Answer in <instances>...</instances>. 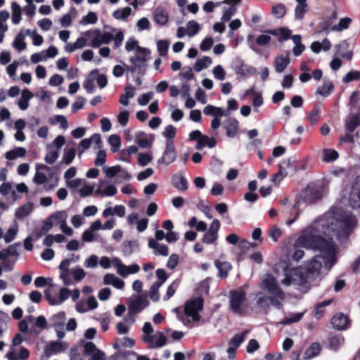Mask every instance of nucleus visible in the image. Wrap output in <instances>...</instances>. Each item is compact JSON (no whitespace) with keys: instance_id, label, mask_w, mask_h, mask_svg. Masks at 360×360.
I'll return each mask as SVG.
<instances>
[{"instance_id":"obj_59","label":"nucleus","mask_w":360,"mask_h":360,"mask_svg":"<svg viewBox=\"0 0 360 360\" xmlns=\"http://www.w3.org/2000/svg\"><path fill=\"white\" fill-rule=\"evenodd\" d=\"M217 238L218 234H216V233H212L207 230L202 238V242L205 244H212L214 243L217 240Z\"/></svg>"},{"instance_id":"obj_7","label":"nucleus","mask_w":360,"mask_h":360,"mask_svg":"<svg viewBox=\"0 0 360 360\" xmlns=\"http://www.w3.org/2000/svg\"><path fill=\"white\" fill-rule=\"evenodd\" d=\"M204 300L202 297H197L187 302L184 306V313L187 316L191 317L194 321L200 319L199 312L202 310Z\"/></svg>"},{"instance_id":"obj_17","label":"nucleus","mask_w":360,"mask_h":360,"mask_svg":"<svg viewBox=\"0 0 360 360\" xmlns=\"http://www.w3.org/2000/svg\"><path fill=\"white\" fill-rule=\"evenodd\" d=\"M215 267L218 269V276L221 278H226L229 272L232 269V265L229 262H221L219 259H215L214 262Z\"/></svg>"},{"instance_id":"obj_50","label":"nucleus","mask_w":360,"mask_h":360,"mask_svg":"<svg viewBox=\"0 0 360 360\" xmlns=\"http://www.w3.org/2000/svg\"><path fill=\"white\" fill-rule=\"evenodd\" d=\"M200 30L199 24L195 20H191L187 24L188 34L193 37L197 34Z\"/></svg>"},{"instance_id":"obj_32","label":"nucleus","mask_w":360,"mask_h":360,"mask_svg":"<svg viewBox=\"0 0 360 360\" xmlns=\"http://www.w3.org/2000/svg\"><path fill=\"white\" fill-rule=\"evenodd\" d=\"M135 137L136 143L142 148L150 147L152 145L153 139H148L143 131L137 132Z\"/></svg>"},{"instance_id":"obj_14","label":"nucleus","mask_w":360,"mask_h":360,"mask_svg":"<svg viewBox=\"0 0 360 360\" xmlns=\"http://www.w3.org/2000/svg\"><path fill=\"white\" fill-rule=\"evenodd\" d=\"M233 70L236 75L243 77H245L247 75H255L257 74L256 68L245 65L242 59H236L233 62Z\"/></svg>"},{"instance_id":"obj_37","label":"nucleus","mask_w":360,"mask_h":360,"mask_svg":"<svg viewBox=\"0 0 360 360\" xmlns=\"http://www.w3.org/2000/svg\"><path fill=\"white\" fill-rule=\"evenodd\" d=\"M203 112L206 115H213L215 117H220L224 115V112L221 108L211 105H207L204 108Z\"/></svg>"},{"instance_id":"obj_8","label":"nucleus","mask_w":360,"mask_h":360,"mask_svg":"<svg viewBox=\"0 0 360 360\" xmlns=\"http://www.w3.org/2000/svg\"><path fill=\"white\" fill-rule=\"evenodd\" d=\"M300 198L304 202L312 204L321 199L322 192L318 187L308 185L301 191Z\"/></svg>"},{"instance_id":"obj_25","label":"nucleus","mask_w":360,"mask_h":360,"mask_svg":"<svg viewBox=\"0 0 360 360\" xmlns=\"http://www.w3.org/2000/svg\"><path fill=\"white\" fill-rule=\"evenodd\" d=\"M321 350V346L320 343L317 342H312L309 347L306 349L304 352V359L309 360L318 356Z\"/></svg>"},{"instance_id":"obj_45","label":"nucleus","mask_w":360,"mask_h":360,"mask_svg":"<svg viewBox=\"0 0 360 360\" xmlns=\"http://www.w3.org/2000/svg\"><path fill=\"white\" fill-rule=\"evenodd\" d=\"M49 122L51 124L60 123V127L64 129H67L68 127V120L63 115H55L54 117H51Z\"/></svg>"},{"instance_id":"obj_62","label":"nucleus","mask_w":360,"mask_h":360,"mask_svg":"<svg viewBox=\"0 0 360 360\" xmlns=\"http://www.w3.org/2000/svg\"><path fill=\"white\" fill-rule=\"evenodd\" d=\"M160 285H157L156 283H153L150 286L149 291V297L153 302H158L160 300L159 288Z\"/></svg>"},{"instance_id":"obj_48","label":"nucleus","mask_w":360,"mask_h":360,"mask_svg":"<svg viewBox=\"0 0 360 360\" xmlns=\"http://www.w3.org/2000/svg\"><path fill=\"white\" fill-rule=\"evenodd\" d=\"M308 11V5L297 4L295 9V18L296 20L304 19V14Z\"/></svg>"},{"instance_id":"obj_3","label":"nucleus","mask_w":360,"mask_h":360,"mask_svg":"<svg viewBox=\"0 0 360 360\" xmlns=\"http://www.w3.org/2000/svg\"><path fill=\"white\" fill-rule=\"evenodd\" d=\"M324 256H314L311 259L305 262L302 266L297 267L299 279L301 284L305 285L311 283L320 276L322 268V259Z\"/></svg>"},{"instance_id":"obj_44","label":"nucleus","mask_w":360,"mask_h":360,"mask_svg":"<svg viewBox=\"0 0 360 360\" xmlns=\"http://www.w3.org/2000/svg\"><path fill=\"white\" fill-rule=\"evenodd\" d=\"M109 144L111 146V150L113 153L117 152L121 146V139L117 134L110 135L108 138Z\"/></svg>"},{"instance_id":"obj_23","label":"nucleus","mask_w":360,"mask_h":360,"mask_svg":"<svg viewBox=\"0 0 360 360\" xmlns=\"http://www.w3.org/2000/svg\"><path fill=\"white\" fill-rule=\"evenodd\" d=\"M172 185L179 191H184L188 189V181L181 174H176L172 179Z\"/></svg>"},{"instance_id":"obj_1","label":"nucleus","mask_w":360,"mask_h":360,"mask_svg":"<svg viewBox=\"0 0 360 360\" xmlns=\"http://www.w3.org/2000/svg\"><path fill=\"white\" fill-rule=\"evenodd\" d=\"M319 251L331 266L337 262L338 246L327 240L314 226L305 230L295 241L292 259L300 260L304 255L303 248Z\"/></svg>"},{"instance_id":"obj_4","label":"nucleus","mask_w":360,"mask_h":360,"mask_svg":"<svg viewBox=\"0 0 360 360\" xmlns=\"http://www.w3.org/2000/svg\"><path fill=\"white\" fill-rule=\"evenodd\" d=\"M150 51L144 47L138 46L136 49V55L129 58L131 65L128 67L127 69L131 72H134L138 70V73L143 76L147 70V61L149 60V55Z\"/></svg>"},{"instance_id":"obj_20","label":"nucleus","mask_w":360,"mask_h":360,"mask_svg":"<svg viewBox=\"0 0 360 360\" xmlns=\"http://www.w3.org/2000/svg\"><path fill=\"white\" fill-rule=\"evenodd\" d=\"M62 349V344L60 342L51 341L45 346L44 354L46 356L49 357L54 354L60 352Z\"/></svg>"},{"instance_id":"obj_11","label":"nucleus","mask_w":360,"mask_h":360,"mask_svg":"<svg viewBox=\"0 0 360 360\" xmlns=\"http://www.w3.org/2000/svg\"><path fill=\"white\" fill-rule=\"evenodd\" d=\"M148 301L146 297L138 296L135 300L131 301L128 307V316H132V322L135 321V316L143 308L148 307Z\"/></svg>"},{"instance_id":"obj_9","label":"nucleus","mask_w":360,"mask_h":360,"mask_svg":"<svg viewBox=\"0 0 360 360\" xmlns=\"http://www.w3.org/2000/svg\"><path fill=\"white\" fill-rule=\"evenodd\" d=\"M91 33L95 34V37L91 41V46L94 48L99 47L102 44H108L113 39L112 34L110 32L101 34V31L98 30L86 31L83 34L86 37H89Z\"/></svg>"},{"instance_id":"obj_49","label":"nucleus","mask_w":360,"mask_h":360,"mask_svg":"<svg viewBox=\"0 0 360 360\" xmlns=\"http://www.w3.org/2000/svg\"><path fill=\"white\" fill-rule=\"evenodd\" d=\"M351 22L352 20L350 18L346 17L344 18H341L338 25H335L333 26L332 30L340 32L345 29H347Z\"/></svg>"},{"instance_id":"obj_64","label":"nucleus","mask_w":360,"mask_h":360,"mask_svg":"<svg viewBox=\"0 0 360 360\" xmlns=\"http://www.w3.org/2000/svg\"><path fill=\"white\" fill-rule=\"evenodd\" d=\"M58 155H59L58 150H51L46 154L44 160L46 163L51 165L56 162V160L58 158Z\"/></svg>"},{"instance_id":"obj_24","label":"nucleus","mask_w":360,"mask_h":360,"mask_svg":"<svg viewBox=\"0 0 360 360\" xmlns=\"http://www.w3.org/2000/svg\"><path fill=\"white\" fill-rule=\"evenodd\" d=\"M348 48L349 44L347 42V41L344 40L335 46V54L341 56L342 58H346L348 60H350L353 56L352 52L351 51H347L345 53L342 52V51L347 50Z\"/></svg>"},{"instance_id":"obj_55","label":"nucleus","mask_w":360,"mask_h":360,"mask_svg":"<svg viewBox=\"0 0 360 360\" xmlns=\"http://www.w3.org/2000/svg\"><path fill=\"white\" fill-rule=\"evenodd\" d=\"M279 36L278 38V41L281 43L284 41L289 39L291 37L292 32L291 30L285 27H279Z\"/></svg>"},{"instance_id":"obj_10","label":"nucleus","mask_w":360,"mask_h":360,"mask_svg":"<svg viewBox=\"0 0 360 360\" xmlns=\"http://www.w3.org/2000/svg\"><path fill=\"white\" fill-rule=\"evenodd\" d=\"M348 200L353 209L360 208V176H357L352 184Z\"/></svg>"},{"instance_id":"obj_16","label":"nucleus","mask_w":360,"mask_h":360,"mask_svg":"<svg viewBox=\"0 0 360 360\" xmlns=\"http://www.w3.org/2000/svg\"><path fill=\"white\" fill-rule=\"evenodd\" d=\"M360 125V113L350 115L345 122V128L347 132L353 133Z\"/></svg>"},{"instance_id":"obj_13","label":"nucleus","mask_w":360,"mask_h":360,"mask_svg":"<svg viewBox=\"0 0 360 360\" xmlns=\"http://www.w3.org/2000/svg\"><path fill=\"white\" fill-rule=\"evenodd\" d=\"M283 272L285 276V278L282 281V283L286 285H289L294 283L300 286H304V284H301L300 282V275L297 271V267H290L289 264H286L283 267Z\"/></svg>"},{"instance_id":"obj_35","label":"nucleus","mask_w":360,"mask_h":360,"mask_svg":"<svg viewBox=\"0 0 360 360\" xmlns=\"http://www.w3.org/2000/svg\"><path fill=\"white\" fill-rule=\"evenodd\" d=\"M238 122L233 118L229 120V123L226 126V135L229 137L233 138L237 134Z\"/></svg>"},{"instance_id":"obj_56","label":"nucleus","mask_w":360,"mask_h":360,"mask_svg":"<svg viewBox=\"0 0 360 360\" xmlns=\"http://www.w3.org/2000/svg\"><path fill=\"white\" fill-rule=\"evenodd\" d=\"M135 345V341L128 337L123 338L122 340H120V344L115 343L113 345V347L115 349H119L120 348V346L122 347H132Z\"/></svg>"},{"instance_id":"obj_31","label":"nucleus","mask_w":360,"mask_h":360,"mask_svg":"<svg viewBox=\"0 0 360 360\" xmlns=\"http://www.w3.org/2000/svg\"><path fill=\"white\" fill-rule=\"evenodd\" d=\"M26 154V150L22 147H17L6 153L5 158L8 160H13L17 158H22Z\"/></svg>"},{"instance_id":"obj_28","label":"nucleus","mask_w":360,"mask_h":360,"mask_svg":"<svg viewBox=\"0 0 360 360\" xmlns=\"http://www.w3.org/2000/svg\"><path fill=\"white\" fill-rule=\"evenodd\" d=\"M65 319L66 315L64 311H60L56 314H54L51 319L52 326L54 328H59L60 329H63Z\"/></svg>"},{"instance_id":"obj_60","label":"nucleus","mask_w":360,"mask_h":360,"mask_svg":"<svg viewBox=\"0 0 360 360\" xmlns=\"http://www.w3.org/2000/svg\"><path fill=\"white\" fill-rule=\"evenodd\" d=\"M0 260H2V268L7 271H11L13 270V266L17 261L16 258L11 259L9 257H7V259H0Z\"/></svg>"},{"instance_id":"obj_57","label":"nucleus","mask_w":360,"mask_h":360,"mask_svg":"<svg viewBox=\"0 0 360 360\" xmlns=\"http://www.w3.org/2000/svg\"><path fill=\"white\" fill-rule=\"evenodd\" d=\"M360 79V72L358 70H351L343 77L342 80L345 83L351 82L354 80Z\"/></svg>"},{"instance_id":"obj_51","label":"nucleus","mask_w":360,"mask_h":360,"mask_svg":"<svg viewBox=\"0 0 360 360\" xmlns=\"http://www.w3.org/2000/svg\"><path fill=\"white\" fill-rule=\"evenodd\" d=\"M332 25V20H323L321 21L316 27V32L319 34L322 32L328 33L329 32V28Z\"/></svg>"},{"instance_id":"obj_5","label":"nucleus","mask_w":360,"mask_h":360,"mask_svg":"<svg viewBox=\"0 0 360 360\" xmlns=\"http://www.w3.org/2000/svg\"><path fill=\"white\" fill-rule=\"evenodd\" d=\"M246 300V293L243 290H231L229 295L230 310L236 314L243 316L245 310L243 307Z\"/></svg>"},{"instance_id":"obj_42","label":"nucleus","mask_w":360,"mask_h":360,"mask_svg":"<svg viewBox=\"0 0 360 360\" xmlns=\"http://www.w3.org/2000/svg\"><path fill=\"white\" fill-rule=\"evenodd\" d=\"M333 302V300H327L323 302L319 303L315 307V317L317 319H320L323 316L324 309L326 307L330 305Z\"/></svg>"},{"instance_id":"obj_46","label":"nucleus","mask_w":360,"mask_h":360,"mask_svg":"<svg viewBox=\"0 0 360 360\" xmlns=\"http://www.w3.org/2000/svg\"><path fill=\"white\" fill-rule=\"evenodd\" d=\"M94 75H98V77L96 78V81H97V84H98V86L101 89H103L107 86L108 78H107L106 75H103V74L98 75V70L97 69L93 70L90 73L91 76H93Z\"/></svg>"},{"instance_id":"obj_2","label":"nucleus","mask_w":360,"mask_h":360,"mask_svg":"<svg viewBox=\"0 0 360 360\" xmlns=\"http://www.w3.org/2000/svg\"><path fill=\"white\" fill-rule=\"evenodd\" d=\"M356 224L355 217L347 216L342 219L331 217L321 220L315 224V226L323 237L336 245L333 240L334 237L340 241L348 239Z\"/></svg>"},{"instance_id":"obj_21","label":"nucleus","mask_w":360,"mask_h":360,"mask_svg":"<svg viewBox=\"0 0 360 360\" xmlns=\"http://www.w3.org/2000/svg\"><path fill=\"white\" fill-rule=\"evenodd\" d=\"M153 18L157 24L164 26L168 22L169 15L165 10L156 8L153 13Z\"/></svg>"},{"instance_id":"obj_39","label":"nucleus","mask_w":360,"mask_h":360,"mask_svg":"<svg viewBox=\"0 0 360 360\" xmlns=\"http://www.w3.org/2000/svg\"><path fill=\"white\" fill-rule=\"evenodd\" d=\"M11 8L12 22L15 25H17L21 20V8L16 2H13L11 4Z\"/></svg>"},{"instance_id":"obj_27","label":"nucleus","mask_w":360,"mask_h":360,"mask_svg":"<svg viewBox=\"0 0 360 360\" xmlns=\"http://www.w3.org/2000/svg\"><path fill=\"white\" fill-rule=\"evenodd\" d=\"M18 243H15L9 245L7 248L3 249L0 251V258L7 259V257H14L18 259V252L17 247Z\"/></svg>"},{"instance_id":"obj_22","label":"nucleus","mask_w":360,"mask_h":360,"mask_svg":"<svg viewBox=\"0 0 360 360\" xmlns=\"http://www.w3.org/2000/svg\"><path fill=\"white\" fill-rule=\"evenodd\" d=\"M328 347L330 349L337 351L340 346L344 342V338L340 334H329L328 337Z\"/></svg>"},{"instance_id":"obj_38","label":"nucleus","mask_w":360,"mask_h":360,"mask_svg":"<svg viewBox=\"0 0 360 360\" xmlns=\"http://www.w3.org/2000/svg\"><path fill=\"white\" fill-rule=\"evenodd\" d=\"M321 114V109L318 105H315L312 110L309 112L308 121L311 125H315L318 123Z\"/></svg>"},{"instance_id":"obj_63","label":"nucleus","mask_w":360,"mask_h":360,"mask_svg":"<svg viewBox=\"0 0 360 360\" xmlns=\"http://www.w3.org/2000/svg\"><path fill=\"white\" fill-rule=\"evenodd\" d=\"M178 287V283L175 281L172 282L167 288L165 295L163 297L165 301L169 300L175 293Z\"/></svg>"},{"instance_id":"obj_53","label":"nucleus","mask_w":360,"mask_h":360,"mask_svg":"<svg viewBox=\"0 0 360 360\" xmlns=\"http://www.w3.org/2000/svg\"><path fill=\"white\" fill-rule=\"evenodd\" d=\"M176 134V129L172 125H168L165 128L163 136L167 139V141H174L173 139Z\"/></svg>"},{"instance_id":"obj_61","label":"nucleus","mask_w":360,"mask_h":360,"mask_svg":"<svg viewBox=\"0 0 360 360\" xmlns=\"http://www.w3.org/2000/svg\"><path fill=\"white\" fill-rule=\"evenodd\" d=\"M76 154V150L74 148H71L68 150H65L63 158V161L66 165H70L74 160Z\"/></svg>"},{"instance_id":"obj_6","label":"nucleus","mask_w":360,"mask_h":360,"mask_svg":"<svg viewBox=\"0 0 360 360\" xmlns=\"http://www.w3.org/2000/svg\"><path fill=\"white\" fill-rule=\"evenodd\" d=\"M265 288L272 295L270 301L275 306H281V303L278 300L284 299V293L278 284L274 277H270L263 281Z\"/></svg>"},{"instance_id":"obj_58","label":"nucleus","mask_w":360,"mask_h":360,"mask_svg":"<svg viewBox=\"0 0 360 360\" xmlns=\"http://www.w3.org/2000/svg\"><path fill=\"white\" fill-rule=\"evenodd\" d=\"M98 20V17L96 13L89 12L86 15L82 17L81 23L84 25L86 24H95Z\"/></svg>"},{"instance_id":"obj_26","label":"nucleus","mask_w":360,"mask_h":360,"mask_svg":"<svg viewBox=\"0 0 360 360\" xmlns=\"http://www.w3.org/2000/svg\"><path fill=\"white\" fill-rule=\"evenodd\" d=\"M32 202L24 204L16 210L15 217L18 219H23L32 212Z\"/></svg>"},{"instance_id":"obj_30","label":"nucleus","mask_w":360,"mask_h":360,"mask_svg":"<svg viewBox=\"0 0 360 360\" xmlns=\"http://www.w3.org/2000/svg\"><path fill=\"white\" fill-rule=\"evenodd\" d=\"M290 63L288 57L277 56L274 60V67L276 72L280 73L284 71Z\"/></svg>"},{"instance_id":"obj_34","label":"nucleus","mask_w":360,"mask_h":360,"mask_svg":"<svg viewBox=\"0 0 360 360\" xmlns=\"http://www.w3.org/2000/svg\"><path fill=\"white\" fill-rule=\"evenodd\" d=\"M249 330H244L240 333L236 334L229 341V345L238 348L240 344L245 340Z\"/></svg>"},{"instance_id":"obj_19","label":"nucleus","mask_w":360,"mask_h":360,"mask_svg":"<svg viewBox=\"0 0 360 360\" xmlns=\"http://www.w3.org/2000/svg\"><path fill=\"white\" fill-rule=\"evenodd\" d=\"M347 317L343 314H335L331 319V324L337 330H343L346 328Z\"/></svg>"},{"instance_id":"obj_52","label":"nucleus","mask_w":360,"mask_h":360,"mask_svg":"<svg viewBox=\"0 0 360 360\" xmlns=\"http://www.w3.org/2000/svg\"><path fill=\"white\" fill-rule=\"evenodd\" d=\"M338 158V153L335 150L325 149L323 150V160L330 162L335 160Z\"/></svg>"},{"instance_id":"obj_29","label":"nucleus","mask_w":360,"mask_h":360,"mask_svg":"<svg viewBox=\"0 0 360 360\" xmlns=\"http://www.w3.org/2000/svg\"><path fill=\"white\" fill-rule=\"evenodd\" d=\"M33 97V94L25 89L22 91L21 98L18 101V107L22 110H25L29 106V100Z\"/></svg>"},{"instance_id":"obj_36","label":"nucleus","mask_w":360,"mask_h":360,"mask_svg":"<svg viewBox=\"0 0 360 360\" xmlns=\"http://www.w3.org/2000/svg\"><path fill=\"white\" fill-rule=\"evenodd\" d=\"M334 89V85L332 82H325L322 86L319 87L316 90V94H319L324 97L328 96Z\"/></svg>"},{"instance_id":"obj_54","label":"nucleus","mask_w":360,"mask_h":360,"mask_svg":"<svg viewBox=\"0 0 360 360\" xmlns=\"http://www.w3.org/2000/svg\"><path fill=\"white\" fill-rule=\"evenodd\" d=\"M169 43L167 40H159L157 43L158 51L160 56H165L167 54Z\"/></svg>"},{"instance_id":"obj_33","label":"nucleus","mask_w":360,"mask_h":360,"mask_svg":"<svg viewBox=\"0 0 360 360\" xmlns=\"http://www.w3.org/2000/svg\"><path fill=\"white\" fill-rule=\"evenodd\" d=\"M212 63V58L209 56H203L196 60L193 69L195 72H198L202 69L207 68Z\"/></svg>"},{"instance_id":"obj_41","label":"nucleus","mask_w":360,"mask_h":360,"mask_svg":"<svg viewBox=\"0 0 360 360\" xmlns=\"http://www.w3.org/2000/svg\"><path fill=\"white\" fill-rule=\"evenodd\" d=\"M131 13V8L130 7H125L122 9H117L112 13V16L117 20L127 19Z\"/></svg>"},{"instance_id":"obj_40","label":"nucleus","mask_w":360,"mask_h":360,"mask_svg":"<svg viewBox=\"0 0 360 360\" xmlns=\"http://www.w3.org/2000/svg\"><path fill=\"white\" fill-rule=\"evenodd\" d=\"M286 7L282 3L277 4L271 8V13L276 18H282L286 13Z\"/></svg>"},{"instance_id":"obj_43","label":"nucleus","mask_w":360,"mask_h":360,"mask_svg":"<svg viewBox=\"0 0 360 360\" xmlns=\"http://www.w3.org/2000/svg\"><path fill=\"white\" fill-rule=\"evenodd\" d=\"M51 217L53 219V223L55 222L56 224L60 225L65 224L68 214L65 211H57L51 214Z\"/></svg>"},{"instance_id":"obj_12","label":"nucleus","mask_w":360,"mask_h":360,"mask_svg":"<svg viewBox=\"0 0 360 360\" xmlns=\"http://www.w3.org/2000/svg\"><path fill=\"white\" fill-rule=\"evenodd\" d=\"M271 38L268 34L259 35L255 39L254 35L250 34L247 37V41L250 48L255 53H259L260 51L257 48L258 46H266L269 44Z\"/></svg>"},{"instance_id":"obj_18","label":"nucleus","mask_w":360,"mask_h":360,"mask_svg":"<svg viewBox=\"0 0 360 360\" xmlns=\"http://www.w3.org/2000/svg\"><path fill=\"white\" fill-rule=\"evenodd\" d=\"M217 141L214 138H210L207 135L202 134L201 139L197 142L195 148L198 150H202L205 146H207L210 148H213L217 146Z\"/></svg>"},{"instance_id":"obj_15","label":"nucleus","mask_w":360,"mask_h":360,"mask_svg":"<svg viewBox=\"0 0 360 360\" xmlns=\"http://www.w3.org/2000/svg\"><path fill=\"white\" fill-rule=\"evenodd\" d=\"M176 158V152L174 145V141H166V147L162 156L158 160V163H164L169 165L175 161Z\"/></svg>"},{"instance_id":"obj_47","label":"nucleus","mask_w":360,"mask_h":360,"mask_svg":"<svg viewBox=\"0 0 360 360\" xmlns=\"http://www.w3.org/2000/svg\"><path fill=\"white\" fill-rule=\"evenodd\" d=\"M24 39V35L22 32H20L17 34L13 41V46L20 51L26 49V43Z\"/></svg>"}]
</instances>
